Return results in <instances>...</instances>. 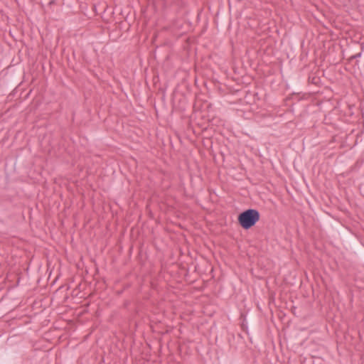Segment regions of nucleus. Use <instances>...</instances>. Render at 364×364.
I'll return each mask as SVG.
<instances>
[{
	"instance_id": "1",
	"label": "nucleus",
	"mask_w": 364,
	"mask_h": 364,
	"mask_svg": "<svg viewBox=\"0 0 364 364\" xmlns=\"http://www.w3.org/2000/svg\"><path fill=\"white\" fill-rule=\"evenodd\" d=\"M238 223L245 230L254 226L259 220V213L257 210L248 209L238 215Z\"/></svg>"
}]
</instances>
